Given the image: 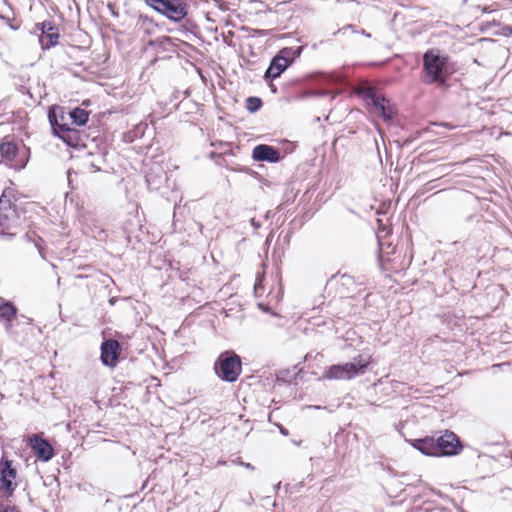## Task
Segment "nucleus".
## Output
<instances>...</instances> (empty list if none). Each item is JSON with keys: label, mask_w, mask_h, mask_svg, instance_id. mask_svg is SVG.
<instances>
[{"label": "nucleus", "mask_w": 512, "mask_h": 512, "mask_svg": "<svg viewBox=\"0 0 512 512\" xmlns=\"http://www.w3.org/2000/svg\"><path fill=\"white\" fill-rule=\"evenodd\" d=\"M147 4L168 19L179 22L187 15L185 6L178 0H146Z\"/></svg>", "instance_id": "obj_5"}, {"label": "nucleus", "mask_w": 512, "mask_h": 512, "mask_svg": "<svg viewBox=\"0 0 512 512\" xmlns=\"http://www.w3.org/2000/svg\"><path fill=\"white\" fill-rule=\"evenodd\" d=\"M302 47H285L278 52V56L283 60H287L289 62V66L293 63V61L301 55Z\"/></svg>", "instance_id": "obj_18"}, {"label": "nucleus", "mask_w": 512, "mask_h": 512, "mask_svg": "<svg viewBox=\"0 0 512 512\" xmlns=\"http://www.w3.org/2000/svg\"><path fill=\"white\" fill-rule=\"evenodd\" d=\"M68 117L72 124L77 126H83L87 123L89 113L81 108H75L68 112Z\"/></svg>", "instance_id": "obj_17"}, {"label": "nucleus", "mask_w": 512, "mask_h": 512, "mask_svg": "<svg viewBox=\"0 0 512 512\" xmlns=\"http://www.w3.org/2000/svg\"><path fill=\"white\" fill-rule=\"evenodd\" d=\"M17 221L16 209L3 194L0 198V233L12 235L13 233L10 230L17 225Z\"/></svg>", "instance_id": "obj_7"}, {"label": "nucleus", "mask_w": 512, "mask_h": 512, "mask_svg": "<svg viewBox=\"0 0 512 512\" xmlns=\"http://www.w3.org/2000/svg\"><path fill=\"white\" fill-rule=\"evenodd\" d=\"M18 482H2L1 491L4 496L8 497L12 495L16 489Z\"/></svg>", "instance_id": "obj_21"}, {"label": "nucleus", "mask_w": 512, "mask_h": 512, "mask_svg": "<svg viewBox=\"0 0 512 512\" xmlns=\"http://www.w3.org/2000/svg\"><path fill=\"white\" fill-rule=\"evenodd\" d=\"M502 497L505 500L512 501V490L509 488H505L501 491Z\"/></svg>", "instance_id": "obj_23"}, {"label": "nucleus", "mask_w": 512, "mask_h": 512, "mask_svg": "<svg viewBox=\"0 0 512 512\" xmlns=\"http://www.w3.org/2000/svg\"><path fill=\"white\" fill-rule=\"evenodd\" d=\"M281 433L287 435V431L284 428H281Z\"/></svg>", "instance_id": "obj_27"}, {"label": "nucleus", "mask_w": 512, "mask_h": 512, "mask_svg": "<svg viewBox=\"0 0 512 512\" xmlns=\"http://www.w3.org/2000/svg\"><path fill=\"white\" fill-rule=\"evenodd\" d=\"M17 477V467L12 460L2 457L0 460V480H10Z\"/></svg>", "instance_id": "obj_16"}, {"label": "nucleus", "mask_w": 512, "mask_h": 512, "mask_svg": "<svg viewBox=\"0 0 512 512\" xmlns=\"http://www.w3.org/2000/svg\"><path fill=\"white\" fill-rule=\"evenodd\" d=\"M365 98L368 105H371L373 112L382 117L385 121L390 120L394 115V109L389 100L381 94H378L375 89L368 88L365 92Z\"/></svg>", "instance_id": "obj_6"}, {"label": "nucleus", "mask_w": 512, "mask_h": 512, "mask_svg": "<svg viewBox=\"0 0 512 512\" xmlns=\"http://www.w3.org/2000/svg\"><path fill=\"white\" fill-rule=\"evenodd\" d=\"M258 285H259L258 283L255 284V290L258 289Z\"/></svg>", "instance_id": "obj_29"}, {"label": "nucleus", "mask_w": 512, "mask_h": 512, "mask_svg": "<svg viewBox=\"0 0 512 512\" xmlns=\"http://www.w3.org/2000/svg\"><path fill=\"white\" fill-rule=\"evenodd\" d=\"M54 30L55 28L51 22H43L41 24V36L39 42L43 49H49L58 43L59 33Z\"/></svg>", "instance_id": "obj_12"}, {"label": "nucleus", "mask_w": 512, "mask_h": 512, "mask_svg": "<svg viewBox=\"0 0 512 512\" xmlns=\"http://www.w3.org/2000/svg\"><path fill=\"white\" fill-rule=\"evenodd\" d=\"M120 345L116 340H106L101 345V361L105 366L113 367L116 365L119 355Z\"/></svg>", "instance_id": "obj_10"}, {"label": "nucleus", "mask_w": 512, "mask_h": 512, "mask_svg": "<svg viewBox=\"0 0 512 512\" xmlns=\"http://www.w3.org/2000/svg\"><path fill=\"white\" fill-rule=\"evenodd\" d=\"M437 456H451L458 454L462 446L458 437L453 433L446 431L444 435L436 439Z\"/></svg>", "instance_id": "obj_8"}, {"label": "nucleus", "mask_w": 512, "mask_h": 512, "mask_svg": "<svg viewBox=\"0 0 512 512\" xmlns=\"http://www.w3.org/2000/svg\"><path fill=\"white\" fill-rule=\"evenodd\" d=\"M147 482H144L143 485H142V489L145 488V485H146Z\"/></svg>", "instance_id": "obj_30"}, {"label": "nucleus", "mask_w": 512, "mask_h": 512, "mask_svg": "<svg viewBox=\"0 0 512 512\" xmlns=\"http://www.w3.org/2000/svg\"><path fill=\"white\" fill-rule=\"evenodd\" d=\"M48 119L56 136L69 146H76L78 142L77 130L69 126L68 113L62 107H53L49 110Z\"/></svg>", "instance_id": "obj_2"}, {"label": "nucleus", "mask_w": 512, "mask_h": 512, "mask_svg": "<svg viewBox=\"0 0 512 512\" xmlns=\"http://www.w3.org/2000/svg\"><path fill=\"white\" fill-rule=\"evenodd\" d=\"M351 29L354 33H360L361 35H365L366 37H370L371 35L367 33L365 30H355L353 25H346L343 28L339 29L337 33L345 32L346 30Z\"/></svg>", "instance_id": "obj_22"}, {"label": "nucleus", "mask_w": 512, "mask_h": 512, "mask_svg": "<svg viewBox=\"0 0 512 512\" xmlns=\"http://www.w3.org/2000/svg\"><path fill=\"white\" fill-rule=\"evenodd\" d=\"M446 64V59L436 54L434 51L429 50L423 56V65L425 70L426 83H444L443 68Z\"/></svg>", "instance_id": "obj_4"}, {"label": "nucleus", "mask_w": 512, "mask_h": 512, "mask_svg": "<svg viewBox=\"0 0 512 512\" xmlns=\"http://www.w3.org/2000/svg\"><path fill=\"white\" fill-rule=\"evenodd\" d=\"M216 374L224 381L235 382L241 373V359L234 352L222 353L215 363Z\"/></svg>", "instance_id": "obj_3"}, {"label": "nucleus", "mask_w": 512, "mask_h": 512, "mask_svg": "<svg viewBox=\"0 0 512 512\" xmlns=\"http://www.w3.org/2000/svg\"><path fill=\"white\" fill-rule=\"evenodd\" d=\"M0 512H19V511L15 508H11V507H9V508H1L0 507Z\"/></svg>", "instance_id": "obj_25"}, {"label": "nucleus", "mask_w": 512, "mask_h": 512, "mask_svg": "<svg viewBox=\"0 0 512 512\" xmlns=\"http://www.w3.org/2000/svg\"><path fill=\"white\" fill-rule=\"evenodd\" d=\"M17 309L10 303L5 302L0 305V322L5 325V329L10 331L12 328V320L16 317Z\"/></svg>", "instance_id": "obj_15"}, {"label": "nucleus", "mask_w": 512, "mask_h": 512, "mask_svg": "<svg viewBox=\"0 0 512 512\" xmlns=\"http://www.w3.org/2000/svg\"><path fill=\"white\" fill-rule=\"evenodd\" d=\"M270 88L274 93L277 91V88L273 84H270Z\"/></svg>", "instance_id": "obj_26"}, {"label": "nucleus", "mask_w": 512, "mask_h": 512, "mask_svg": "<svg viewBox=\"0 0 512 512\" xmlns=\"http://www.w3.org/2000/svg\"><path fill=\"white\" fill-rule=\"evenodd\" d=\"M17 154V145L11 141L0 144V155L8 161H12Z\"/></svg>", "instance_id": "obj_19"}, {"label": "nucleus", "mask_w": 512, "mask_h": 512, "mask_svg": "<svg viewBox=\"0 0 512 512\" xmlns=\"http://www.w3.org/2000/svg\"><path fill=\"white\" fill-rule=\"evenodd\" d=\"M370 364V357L358 355L353 358L352 362L331 365L322 374L325 380H351L361 376L366 372Z\"/></svg>", "instance_id": "obj_1"}, {"label": "nucleus", "mask_w": 512, "mask_h": 512, "mask_svg": "<svg viewBox=\"0 0 512 512\" xmlns=\"http://www.w3.org/2000/svg\"><path fill=\"white\" fill-rule=\"evenodd\" d=\"M28 442L37 459L47 462L54 456L51 444L39 434L31 435Z\"/></svg>", "instance_id": "obj_9"}, {"label": "nucleus", "mask_w": 512, "mask_h": 512, "mask_svg": "<svg viewBox=\"0 0 512 512\" xmlns=\"http://www.w3.org/2000/svg\"><path fill=\"white\" fill-rule=\"evenodd\" d=\"M502 35H504L506 37L512 36V26H510V25L503 26L502 27Z\"/></svg>", "instance_id": "obj_24"}, {"label": "nucleus", "mask_w": 512, "mask_h": 512, "mask_svg": "<svg viewBox=\"0 0 512 512\" xmlns=\"http://www.w3.org/2000/svg\"><path fill=\"white\" fill-rule=\"evenodd\" d=\"M252 157L255 161H266L269 163H277L280 161L279 151L269 145H257L252 151Z\"/></svg>", "instance_id": "obj_11"}, {"label": "nucleus", "mask_w": 512, "mask_h": 512, "mask_svg": "<svg viewBox=\"0 0 512 512\" xmlns=\"http://www.w3.org/2000/svg\"><path fill=\"white\" fill-rule=\"evenodd\" d=\"M410 444L426 456H437L436 439L434 437H425L410 440Z\"/></svg>", "instance_id": "obj_13"}, {"label": "nucleus", "mask_w": 512, "mask_h": 512, "mask_svg": "<svg viewBox=\"0 0 512 512\" xmlns=\"http://www.w3.org/2000/svg\"><path fill=\"white\" fill-rule=\"evenodd\" d=\"M318 95H326V92H319Z\"/></svg>", "instance_id": "obj_28"}, {"label": "nucleus", "mask_w": 512, "mask_h": 512, "mask_svg": "<svg viewBox=\"0 0 512 512\" xmlns=\"http://www.w3.org/2000/svg\"><path fill=\"white\" fill-rule=\"evenodd\" d=\"M262 106V101L258 97H249L246 100V108L248 111L254 113L258 111Z\"/></svg>", "instance_id": "obj_20"}, {"label": "nucleus", "mask_w": 512, "mask_h": 512, "mask_svg": "<svg viewBox=\"0 0 512 512\" xmlns=\"http://www.w3.org/2000/svg\"><path fill=\"white\" fill-rule=\"evenodd\" d=\"M289 62L281 59L278 55L274 56L268 69L265 72V78L276 79L278 78L287 68Z\"/></svg>", "instance_id": "obj_14"}]
</instances>
